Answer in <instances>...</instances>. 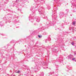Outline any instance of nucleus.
Returning <instances> with one entry per match:
<instances>
[{
  "label": "nucleus",
  "instance_id": "1",
  "mask_svg": "<svg viewBox=\"0 0 76 76\" xmlns=\"http://www.w3.org/2000/svg\"><path fill=\"white\" fill-rule=\"evenodd\" d=\"M73 25H75V24H76V22H74L72 23Z\"/></svg>",
  "mask_w": 76,
  "mask_h": 76
},
{
  "label": "nucleus",
  "instance_id": "2",
  "mask_svg": "<svg viewBox=\"0 0 76 76\" xmlns=\"http://www.w3.org/2000/svg\"><path fill=\"white\" fill-rule=\"evenodd\" d=\"M39 38H42V36H40V35H38Z\"/></svg>",
  "mask_w": 76,
  "mask_h": 76
},
{
  "label": "nucleus",
  "instance_id": "3",
  "mask_svg": "<svg viewBox=\"0 0 76 76\" xmlns=\"http://www.w3.org/2000/svg\"><path fill=\"white\" fill-rule=\"evenodd\" d=\"M72 44L73 45H74V44H75V43H74V42H72Z\"/></svg>",
  "mask_w": 76,
  "mask_h": 76
},
{
  "label": "nucleus",
  "instance_id": "4",
  "mask_svg": "<svg viewBox=\"0 0 76 76\" xmlns=\"http://www.w3.org/2000/svg\"><path fill=\"white\" fill-rule=\"evenodd\" d=\"M20 71H18V72H16V73H20Z\"/></svg>",
  "mask_w": 76,
  "mask_h": 76
},
{
  "label": "nucleus",
  "instance_id": "5",
  "mask_svg": "<svg viewBox=\"0 0 76 76\" xmlns=\"http://www.w3.org/2000/svg\"><path fill=\"white\" fill-rule=\"evenodd\" d=\"M75 60V58H72V60Z\"/></svg>",
  "mask_w": 76,
  "mask_h": 76
}]
</instances>
